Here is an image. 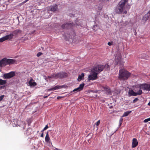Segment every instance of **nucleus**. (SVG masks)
Wrapping results in <instances>:
<instances>
[{"instance_id": "47", "label": "nucleus", "mask_w": 150, "mask_h": 150, "mask_svg": "<svg viewBox=\"0 0 150 150\" xmlns=\"http://www.w3.org/2000/svg\"><path fill=\"white\" fill-rule=\"evenodd\" d=\"M69 38H72V35L71 36V35H70V36L69 37Z\"/></svg>"}, {"instance_id": "4", "label": "nucleus", "mask_w": 150, "mask_h": 150, "mask_svg": "<svg viewBox=\"0 0 150 150\" xmlns=\"http://www.w3.org/2000/svg\"><path fill=\"white\" fill-rule=\"evenodd\" d=\"M105 68L107 70H109V66L106 64L105 66L103 65H98L94 67V69L98 73L103 71V69Z\"/></svg>"}, {"instance_id": "29", "label": "nucleus", "mask_w": 150, "mask_h": 150, "mask_svg": "<svg viewBox=\"0 0 150 150\" xmlns=\"http://www.w3.org/2000/svg\"><path fill=\"white\" fill-rule=\"evenodd\" d=\"M145 15H146L147 16H148V18H150V10L147 13L145 14Z\"/></svg>"}, {"instance_id": "2", "label": "nucleus", "mask_w": 150, "mask_h": 150, "mask_svg": "<svg viewBox=\"0 0 150 150\" xmlns=\"http://www.w3.org/2000/svg\"><path fill=\"white\" fill-rule=\"evenodd\" d=\"M131 73L128 71L123 69L119 70L118 78L120 80H125L130 76Z\"/></svg>"}, {"instance_id": "23", "label": "nucleus", "mask_w": 150, "mask_h": 150, "mask_svg": "<svg viewBox=\"0 0 150 150\" xmlns=\"http://www.w3.org/2000/svg\"><path fill=\"white\" fill-rule=\"evenodd\" d=\"M64 86V85H62L61 86H55L54 87H53V89L54 90L58 89L60 88H62V87L63 86Z\"/></svg>"}, {"instance_id": "52", "label": "nucleus", "mask_w": 150, "mask_h": 150, "mask_svg": "<svg viewBox=\"0 0 150 150\" xmlns=\"http://www.w3.org/2000/svg\"><path fill=\"white\" fill-rule=\"evenodd\" d=\"M146 134H148V133H147V132H146Z\"/></svg>"}, {"instance_id": "39", "label": "nucleus", "mask_w": 150, "mask_h": 150, "mask_svg": "<svg viewBox=\"0 0 150 150\" xmlns=\"http://www.w3.org/2000/svg\"><path fill=\"white\" fill-rule=\"evenodd\" d=\"M52 90H54V89H53V88H51L49 89L48 90V91H52Z\"/></svg>"}, {"instance_id": "32", "label": "nucleus", "mask_w": 150, "mask_h": 150, "mask_svg": "<svg viewBox=\"0 0 150 150\" xmlns=\"http://www.w3.org/2000/svg\"><path fill=\"white\" fill-rule=\"evenodd\" d=\"M4 95H2L0 96V101H1L4 97Z\"/></svg>"}, {"instance_id": "11", "label": "nucleus", "mask_w": 150, "mask_h": 150, "mask_svg": "<svg viewBox=\"0 0 150 150\" xmlns=\"http://www.w3.org/2000/svg\"><path fill=\"white\" fill-rule=\"evenodd\" d=\"M50 10L53 12H55L57 11L58 9L57 5L55 4L54 6H50Z\"/></svg>"}, {"instance_id": "6", "label": "nucleus", "mask_w": 150, "mask_h": 150, "mask_svg": "<svg viewBox=\"0 0 150 150\" xmlns=\"http://www.w3.org/2000/svg\"><path fill=\"white\" fill-rule=\"evenodd\" d=\"M67 73L64 72H62L56 74H54L52 75V76L50 77V78H54L56 79L58 78H62L67 77ZM49 78H50V77H49Z\"/></svg>"}, {"instance_id": "40", "label": "nucleus", "mask_w": 150, "mask_h": 150, "mask_svg": "<svg viewBox=\"0 0 150 150\" xmlns=\"http://www.w3.org/2000/svg\"><path fill=\"white\" fill-rule=\"evenodd\" d=\"M5 87V86H1L0 87V88L1 89H2V88H3V89H4Z\"/></svg>"}, {"instance_id": "1", "label": "nucleus", "mask_w": 150, "mask_h": 150, "mask_svg": "<svg viewBox=\"0 0 150 150\" xmlns=\"http://www.w3.org/2000/svg\"><path fill=\"white\" fill-rule=\"evenodd\" d=\"M128 0H121L115 9V11L117 13L120 14L122 13L127 14V11L125 10V5Z\"/></svg>"}, {"instance_id": "13", "label": "nucleus", "mask_w": 150, "mask_h": 150, "mask_svg": "<svg viewBox=\"0 0 150 150\" xmlns=\"http://www.w3.org/2000/svg\"><path fill=\"white\" fill-rule=\"evenodd\" d=\"M128 94L129 96H137V93L134 91L132 90L129 91Z\"/></svg>"}, {"instance_id": "48", "label": "nucleus", "mask_w": 150, "mask_h": 150, "mask_svg": "<svg viewBox=\"0 0 150 150\" xmlns=\"http://www.w3.org/2000/svg\"><path fill=\"white\" fill-rule=\"evenodd\" d=\"M148 105H150V101L148 103Z\"/></svg>"}, {"instance_id": "26", "label": "nucleus", "mask_w": 150, "mask_h": 150, "mask_svg": "<svg viewBox=\"0 0 150 150\" xmlns=\"http://www.w3.org/2000/svg\"><path fill=\"white\" fill-rule=\"evenodd\" d=\"M142 92L141 90H139L138 92L136 93H137V95H140L142 93Z\"/></svg>"}, {"instance_id": "51", "label": "nucleus", "mask_w": 150, "mask_h": 150, "mask_svg": "<svg viewBox=\"0 0 150 150\" xmlns=\"http://www.w3.org/2000/svg\"><path fill=\"white\" fill-rule=\"evenodd\" d=\"M64 85V86H63L62 87V88L63 87H65V85Z\"/></svg>"}, {"instance_id": "31", "label": "nucleus", "mask_w": 150, "mask_h": 150, "mask_svg": "<svg viewBox=\"0 0 150 150\" xmlns=\"http://www.w3.org/2000/svg\"><path fill=\"white\" fill-rule=\"evenodd\" d=\"M109 0H100V1L102 3L107 2L109 1Z\"/></svg>"}, {"instance_id": "24", "label": "nucleus", "mask_w": 150, "mask_h": 150, "mask_svg": "<svg viewBox=\"0 0 150 150\" xmlns=\"http://www.w3.org/2000/svg\"><path fill=\"white\" fill-rule=\"evenodd\" d=\"M115 62L116 63V64L120 66L121 65V62L120 60V59H118V60H116V59L115 60Z\"/></svg>"}, {"instance_id": "27", "label": "nucleus", "mask_w": 150, "mask_h": 150, "mask_svg": "<svg viewBox=\"0 0 150 150\" xmlns=\"http://www.w3.org/2000/svg\"><path fill=\"white\" fill-rule=\"evenodd\" d=\"M81 91L80 90V89H79L78 88H75V89H74L73 91V92H75V91H76V92H78V91Z\"/></svg>"}, {"instance_id": "49", "label": "nucleus", "mask_w": 150, "mask_h": 150, "mask_svg": "<svg viewBox=\"0 0 150 150\" xmlns=\"http://www.w3.org/2000/svg\"><path fill=\"white\" fill-rule=\"evenodd\" d=\"M48 97V96H45L44 97V98H47Z\"/></svg>"}, {"instance_id": "21", "label": "nucleus", "mask_w": 150, "mask_h": 150, "mask_svg": "<svg viewBox=\"0 0 150 150\" xmlns=\"http://www.w3.org/2000/svg\"><path fill=\"white\" fill-rule=\"evenodd\" d=\"M131 112V111H128L124 113L122 117H125L128 116Z\"/></svg>"}, {"instance_id": "18", "label": "nucleus", "mask_w": 150, "mask_h": 150, "mask_svg": "<svg viewBox=\"0 0 150 150\" xmlns=\"http://www.w3.org/2000/svg\"><path fill=\"white\" fill-rule=\"evenodd\" d=\"M13 34H10L9 35L5 36L6 39L7 40L8 39H11L13 38Z\"/></svg>"}, {"instance_id": "41", "label": "nucleus", "mask_w": 150, "mask_h": 150, "mask_svg": "<svg viewBox=\"0 0 150 150\" xmlns=\"http://www.w3.org/2000/svg\"><path fill=\"white\" fill-rule=\"evenodd\" d=\"M15 121H14L13 122H14V125H13V127H15V126H17V125H16V124H15Z\"/></svg>"}, {"instance_id": "15", "label": "nucleus", "mask_w": 150, "mask_h": 150, "mask_svg": "<svg viewBox=\"0 0 150 150\" xmlns=\"http://www.w3.org/2000/svg\"><path fill=\"white\" fill-rule=\"evenodd\" d=\"M22 31L20 29L16 30L12 32V34H13V36L15 35L18 33H21Z\"/></svg>"}, {"instance_id": "46", "label": "nucleus", "mask_w": 150, "mask_h": 150, "mask_svg": "<svg viewBox=\"0 0 150 150\" xmlns=\"http://www.w3.org/2000/svg\"><path fill=\"white\" fill-rule=\"evenodd\" d=\"M29 0H25L24 2V3H25L26 2H27L28 1H29Z\"/></svg>"}, {"instance_id": "30", "label": "nucleus", "mask_w": 150, "mask_h": 150, "mask_svg": "<svg viewBox=\"0 0 150 150\" xmlns=\"http://www.w3.org/2000/svg\"><path fill=\"white\" fill-rule=\"evenodd\" d=\"M150 121V117L147 119H145L144 121V122H148L149 121Z\"/></svg>"}, {"instance_id": "55", "label": "nucleus", "mask_w": 150, "mask_h": 150, "mask_svg": "<svg viewBox=\"0 0 150 150\" xmlns=\"http://www.w3.org/2000/svg\"><path fill=\"white\" fill-rule=\"evenodd\" d=\"M123 17H124V15H123Z\"/></svg>"}, {"instance_id": "12", "label": "nucleus", "mask_w": 150, "mask_h": 150, "mask_svg": "<svg viewBox=\"0 0 150 150\" xmlns=\"http://www.w3.org/2000/svg\"><path fill=\"white\" fill-rule=\"evenodd\" d=\"M33 79L32 78L29 81L28 83L30 86L34 87L37 85V83L35 82H33Z\"/></svg>"}, {"instance_id": "7", "label": "nucleus", "mask_w": 150, "mask_h": 150, "mask_svg": "<svg viewBox=\"0 0 150 150\" xmlns=\"http://www.w3.org/2000/svg\"><path fill=\"white\" fill-rule=\"evenodd\" d=\"M139 87L143 90L150 91V84H141L139 85Z\"/></svg>"}, {"instance_id": "50", "label": "nucleus", "mask_w": 150, "mask_h": 150, "mask_svg": "<svg viewBox=\"0 0 150 150\" xmlns=\"http://www.w3.org/2000/svg\"><path fill=\"white\" fill-rule=\"evenodd\" d=\"M113 108V106H110V108Z\"/></svg>"}, {"instance_id": "5", "label": "nucleus", "mask_w": 150, "mask_h": 150, "mask_svg": "<svg viewBox=\"0 0 150 150\" xmlns=\"http://www.w3.org/2000/svg\"><path fill=\"white\" fill-rule=\"evenodd\" d=\"M94 67H93V69L91 71V74L88 75V81L96 80L98 78L97 75L98 73L95 71L98 72L94 70Z\"/></svg>"}, {"instance_id": "35", "label": "nucleus", "mask_w": 150, "mask_h": 150, "mask_svg": "<svg viewBox=\"0 0 150 150\" xmlns=\"http://www.w3.org/2000/svg\"><path fill=\"white\" fill-rule=\"evenodd\" d=\"M139 99L137 98H136L134 99L133 100V103H134L137 101Z\"/></svg>"}, {"instance_id": "45", "label": "nucleus", "mask_w": 150, "mask_h": 150, "mask_svg": "<svg viewBox=\"0 0 150 150\" xmlns=\"http://www.w3.org/2000/svg\"><path fill=\"white\" fill-rule=\"evenodd\" d=\"M61 98V97L58 96L57 97V99H59V98Z\"/></svg>"}, {"instance_id": "20", "label": "nucleus", "mask_w": 150, "mask_h": 150, "mask_svg": "<svg viewBox=\"0 0 150 150\" xmlns=\"http://www.w3.org/2000/svg\"><path fill=\"white\" fill-rule=\"evenodd\" d=\"M6 83V81L0 79V85H4Z\"/></svg>"}, {"instance_id": "53", "label": "nucleus", "mask_w": 150, "mask_h": 150, "mask_svg": "<svg viewBox=\"0 0 150 150\" xmlns=\"http://www.w3.org/2000/svg\"><path fill=\"white\" fill-rule=\"evenodd\" d=\"M24 123V125H26V124H25V123Z\"/></svg>"}, {"instance_id": "19", "label": "nucleus", "mask_w": 150, "mask_h": 150, "mask_svg": "<svg viewBox=\"0 0 150 150\" xmlns=\"http://www.w3.org/2000/svg\"><path fill=\"white\" fill-rule=\"evenodd\" d=\"M149 18L148 16H147L146 15H145L142 19V21L144 23L146 21L148 20Z\"/></svg>"}, {"instance_id": "33", "label": "nucleus", "mask_w": 150, "mask_h": 150, "mask_svg": "<svg viewBox=\"0 0 150 150\" xmlns=\"http://www.w3.org/2000/svg\"><path fill=\"white\" fill-rule=\"evenodd\" d=\"M48 128V126L47 125H46V126L44 127V129L41 131H43L44 130H46Z\"/></svg>"}, {"instance_id": "42", "label": "nucleus", "mask_w": 150, "mask_h": 150, "mask_svg": "<svg viewBox=\"0 0 150 150\" xmlns=\"http://www.w3.org/2000/svg\"><path fill=\"white\" fill-rule=\"evenodd\" d=\"M40 137H43V133H42V134H41V135H40Z\"/></svg>"}, {"instance_id": "28", "label": "nucleus", "mask_w": 150, "mask_h": 150, "mask_svg": "<svg viewBox=\"0 0 150 150\" xmlns=\"http://www.w3.org/2000/svg\"><path fill=\"white\" fill-rule=\"evenodd\" d=\"M97 25H94L93 26V28L94 30H96L97 29Z\"/></svg>"}, {"instance_id": "43", "label": "nucleus", "mask_w": 150, "mask_h": 150, "mask_svg": "<svg viewBox=\"0 0 150 150\" xmlns=\"http://www.w3.org/2000/svg\"><path fill=\"white\" fill-rule=\"evenodd\" d=\"M54 150H61L60 149H59L58 148H55V149H54Z\"/></svg>"}, {"instance_id": "37", "label": "nucleus", "mask_w": 150, "mask_h": 150, "mask_svg": "<svg viewBox=\"0 0 150 150\" xmlns=\"http://www.w3.org/2000/svg\"><path fill=\"white\" fill-rule=\"evenodd\" d=\"M100 120H99L96 123V125L97 126H98L100 124Z\"/></svg>"}, {"instance_id": "44", "label": "nucleus", "mask_w": 150, "mask_h": 150, "mask_svg": "<svg viewBox=\"0 0 150 150\" xmlns=\"http://www.w3.org/2000/svg\"><path fill=\"white\" fill-rule=\"evenodd\" d=\"M71 33L72 34V35H73V36L75 34L74 32H72Z\"/></svg>"}, {"instance_id": "8", "label": "nucleus", "mask_w": 150, "mask_h": 150, "mask_svg": "<svg viewBox=\"0 0 150 150\" xmlns=\"http://www.w3.org/2000/svg\"><path fill=\"white\" fill-rule=\"evenodd\" d=\"M15 75V71H12L8 73L4 74L3 75V77L5 79H9L13 77Z\"/></svg>"}, {"instance_id": "14", "label": "nucleus", "mask_w": 150, "mask_h": 150, "mask_svg": "<svg viewBox=\"0 0 150 150\" xmlns=\"http://www.w3.org/2000/svg\"><path fill=\"white\" fill-rule=\"evenodd\" d=\"M102 88L103 89H104V91H106L107 92L108 94L110 95H111V91L110 90V89L109 87L108 86H103Z\"/></svg>"}, {"instance_id": "9", "label": "nucleus", "mask_w": 150, "mask_h": 150, "mask_svg": "<svg viewBox=\"0 0 150 150\" xmlns=\"http://www.w3.org/2000/svg\"><path fill=\"white\" fill-rule=\"evenodd\" d=\"M73 25L74 24L72 23H66L62 24L61 28L64 29H69L71 28Z\"/></svg>"}, {"instance_id": "3", "label": "nucleus", "mask_w": 150, "mask_h": 150, "mask_svg": "<svg viewBox=\"0 0 150 150\" xmlns=\"http://www.w3.org/2000/svg\"><path fill=\"white\" fill-rule=\"evenodd\" d=\"M15 62L16 60L14 59L4 58L0 60V67H2L7 65L13 64Z\"/></svg>"}, {"instance_id": "10", "label": "nucleus", "mask_w": 150, "mask_h": 150, "mask_svg": "<svg viewBox=\"0 0 150 150\" xmlns=\"http://www.w3.org/2000/svg\"><path fill=\"white\" fill-rule=\"evenodd\" d=\"M138 145V142L136 138H134L132 140V148L136 147Z\"/></svg>"}, {"instance_id": "17", "label": "nucleus", "mask_w": 150, "mask_h": 150, "mask_svg": "<svg viewBox=\"0 0 150 150\" xmlns=\"http://www.w3.org/2000/svg\"><path fill=\"white\" fill-rule=\"evenodd\" d=\"M50 138L49 137V134H48V132H47V134H46V137H45V140L47 143L50 142Z\"/></svg>"}, {"instance_id": "36", "label": "nucleus", "mask_w": 150, "mask_h": 150, "mask_svg": "<svg viewBox=\"0 0 150 150\" xmlns=\"http://www.w3.org/2000/svg\"><path fill=\"white\" fill-rule=\"evenodd\" d=\"M113 42H110L108 43V45L109 46H111L112 45Z\"/></svg>"}, {"instance_id": "38", "label": "nucleus", "mask_w": 150, "mask_h": 150, "mask_svg": "<svg viewBox=\"0 0 150 150\" xmlns=\"http://www.w3.org/2000/svg\"><path fill=\"white\" fill-rule=\"evenodd\" d=\"M123 120L122 118H121L120 120V124L121 125L122 123V121Z\"/></svg>"}, {"instance_id": "22", "label": "nucleus", "mask_w": 150, "mask_h": 150, "mask_svg": "<svg viewBox=\"0 0 150 150\" xmlns=\"http://www.w3.org/2000/svg\"><path fill=\"white\" fill-rule=\"evenodd\" d=\"M84 85V83H83L80 84L78 88L79 89H80V90L81 91L83 89Z\"/></svg>"}, {"instance_id": "16", "label": "nucleus", "mask_w": 150, "mask_h": 150, "mask_svg": "<svg viewBox=\"0 0 150 150\" xmlns=\"http://www.w3.org/2000/svg\"><path fill=\"white\" fill-rule=\"evenodd\" d=\"M84 74L83 73H82L81 75H79L78 77L77 80L78 81H80L81 80H83L84 79Z\"/></svg>"}, {"instance_id": "25", "label": "nucleus", "mask_w": 150, "mask_h": 150, "mask_svg": "<svg viewBox=\"0 0 150 150\" xmlns=\"http://www.w3.org/2000/svg\"><path fill=\"white\" fill-rule=\"evenodd\" d=\"M6 40L5 37V36H4L0 38V42H2Z\"/></svg>"}, {"instance_id": "54", "label": "nucleus", "mask_w": 150, "mask_h": 150, "mask_svg": "<svg viewBox=\"0 0 150 150\" xmlns=\"http://www.w3.org/2000/svg\"><path fill=\"white\" fill-rule=\"evenodd\" d=\"M97 130V129H96V130Z\"/></svg>"}, {"instance_id": "34", "label": "nucleus", "mask_w": 150, "mask_h": 150, "mask_svg": "<svg viewBox=\"0 0 150 150\" xmlns=\"http://www.w3.org/2000/svg\"><path fill=\"white\" fill-rule=\"evenodd\" d=\"M42 53L41 52H39L38 53V54H37V56L38 57H40V55H42Z\"/></svg>"}]
</instances>
